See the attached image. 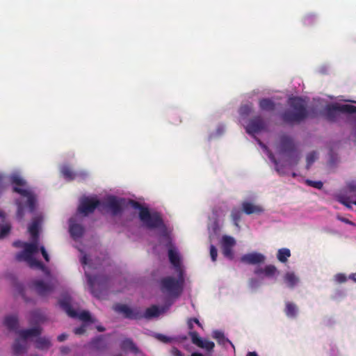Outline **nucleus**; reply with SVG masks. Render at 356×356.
<instances>
[{"instance_id": "f257e3e1", "label": "nucleus", "mask_w": 356, "mask_h": 356, "mask_svg": "<svg viewBox=\"0 0 356 356\" xmlns=\"http://www.w3.org/2000/svg\"><path fill=\"white\" fill-rule=\"evenodd\" d=\"M288 105L289 108L286 109L281 114V119L284 123L291 125L298 124L308 117L307 104L301 97H290Z\"/></svg>"}, {"instance_id": "f03ea898", "label": "nucleus", "mask_w": 356, "mask_h": 356, "mask_svg": "<svg viewBox=\"0 0 356 356\" xmlns=\"http://www.w3.org/2000/svg\"><path fill=\"white\" fill-rule=\"evenodd\" d=\"M136 207L140 209L139 218L140 220L149 228H157L163 225V220L157 213L151 214L147 208L142 207L139 203L135 202Z\"/></svg>"}, {"instance_id": "7ed1b4c3", "label": "nucleus", "mask_w": 356, "mask_h": 356, "mask_svg": "<svg viewBox=\"0 0 356 356\" xmlns=\"http://www.w3.org/2000/svg\"><path fill=\"white\" fill-rule=\"evenodd\" d=\"M182 279L177 280L173 277H165L160 280V288L162 292L178 296L182 291Z\"/></svg>"}, {"instance_id": "20e7f679", "label": "nucleus", "mask_w": 356, "mask_h": 356, "mask_svg": "<svg viewBox=\"0 0 356 356\" xmlns=\"http://www.w3.org/2000/svg\"><path fill=\"white\" fill-rule=\"evenodd\" d=\"M60 307L72 318H79L84 322H90L91 317L89 312L82 311L79 313L73 309L71 306V298L69 296H65L61 298L59 302Z\"/></svg>"}, {"instance_id": "39448f33", "label": "nucleus", "mask_w": 356, "mask_h": 356, "mask_svg": "<svg viewBox=\"0 0 356 356\" xmlns=\"http://www.w3.org/2000/svg\"><path fill=\"white\" fill-rule=\"evenodd\" d=\"M356 113V106L350 104H330L325 108V118L327 120L334 122L339 113Z\"/></svg>"}, {"instance_id": "423d86ee", "label": "nucleus", "mask_w": 356, "mask_h": 356, "mask_svg": "<svg viewBox=\"0 0 356 356\" xmlns=\"http://www.w3.org/2000/svg\"><path fill=\"white\" fill-rule=\"evenodd\" d=\"M102 204L96 197H83L80 200L77 211L84 216L94 213L95 209Z\"/></svg>"}, {"instance_id": "0eeeda50", "label": "nucleus", "mask_w": 356, "mask_h": 356, "mask_svg": "<svg viewBox=\"0 0 356 356\" xmlns=\"http://www.w3.org/2000/svg\"><path fill=\"white\" fill-rule=\"evenodd\" d=\"M276 147L279 154H291L296 150V144L291 136L283 134L280 136Z\"/></svg>"}, {"instance_id": "6e6552de", "label": "nucleus", "mask_w": 356, "mask_h": 356, "mask_svg": "<svg viewBox=\"0 0 356 356\" xmlns=\"http://www.w3.org/2000/svg\"><path fill=\"white\" fill-rule=\"evenodd\" d=\"M266 128L267 124L263 118L260 115H257L249 120L245 127V131L250 135H254L266 130Z\"/></svg>"}, {"instance_id": "1a4fd4ad", "label": "nucleus", "mask_w": 356, "mask_h": 356, "mask_svg": "<svg viewBox=\"0 0 356 356\" xmlns=\"http://www.w3.org/2000/svg\"><path fill=\"white\" fill-rule=\"evenodd\" d=\"M38 241H33L31 243H24V250L18 252L15 255V259L17 261H23L31 257L38 252Z\"/></svg>"}, {"instance_id": "9d476101", "label": "nucleus", "mask_w": 356, "mask_h": 356, "mask_svg": "<svg viewBox=\"0 0 356 356\" xmlns=\"http://www.w3.org/2000/svg\"><path fill=\"white\" fill-rule=\"evenodd\" d=\"M32 284L36 293L40 296L49 295L54 290L56 286L53 282H44L40 280H34Z\"/></svg>"}, {"instance_id": "9b49d317", "label": "nucleus", "mask_w": 356, "mask_h": 356, "mask_svg": "<svg viewBox=\"0 0 356 356\" xmlns=\"http://www.w3.org/2000/svg\"><path fill=\"white\" fill-rule=\"evenodd\" d=\"M124 202L123 199H118L115 196H109L103 205L108 209L113 216H116L122 211Z\"/></svg>"}, {"instance_id": "f8f14e48", "label": "nucleus", "mask_w": 356, "mask_h": 356, "mask_svg": "<svg viewBox=\"0 0 356 356\" xmlns=\"http://www.w3.org/2000/svg\"><path fill=\"white\" fill-rule=\"evenodd\" d=\"M113 309L116 312L122 314L126 318L140 319L142 318V314L140 312L132 309L127 305L116 304L113 306Z\"/></svg>"}, {"instance_id": "ddd939ff", "label": "nucleus", "mask_w": 356, "mask_h": 356, "mask_svg": "<svg viewBox=\"0 0 356 356\" xmlns=\"http://www.w3.org/2000/svg\"><path fill=\"white\" fill-rule=\"evenodd\" d=\"M13 191L27 198V207L30 212H33L36 206V197L29 190L21 188L19 187H14Z\"/></svg>"}, {"instance_id": "4468645a", "label": "nucleus", "mask_w": 356, "mask_h": 356, "mask_svg": "<svg viewBox=\"0 0 356 356\" xmlns=\"http://www.w3.org/2000/svg\"><path fill=\"white\" fill-rule=\"evenodd\" d=\"M190 336L191 337L192 342L200 348H204L207 351H211L215 345L214 343L209 340H202L196 332H191Z\"/></svg>"}, {"instance_id": "2eb2a0df", "label": "nucleus", "mask_w": 356, "mask_h": 356, "mask_svg": "<svg viewBox=\"0 0 356 356\" xmlns=\"http://www.w3.org/2000/svg\"><path fill=\"white\" fill-rule=\"evenodd\" d=\"M265 257L260 253L253 252L245 254L241 258L243 263L248 264H258L264 261Z\"/></svg>"}, {"instance_id": "dca6fc26", "label": "nucleus", "mask_w": 356, "mask_h": 356, "mask_svg": "<svg viewBox=\"0 0 356 356\" xmlns=\"http://www.w3.org/2000/svg\"><path fill=\"white\" fill-rule=\"evenodd\" d=\"M42 329L38 326L17 331V334L23 341H26V340L30 337H38L40 335Z\"/></svg>"}, {"instance_id": "f3484780", "label": "nucleus", "mask_w": 356, "mask_h": 356, "mask_svg": "<svg viewBox=\"0 0 356 356\" xmlns=\"http://www.w3.org/2000/svg\"><path fill=\"white\" fill-rule=\"evenodd\" d=\"M241 207L243 211L247 215L259 214L264 211V209L261 206L255 205L249 202H243Z\"/></svg>"}, {"instance_id": "a211bd4d", "label": "nucleus", "mask_w": 356, "mask_h": 356, "mask_svg": "<svg viewBox=\"0 0 356 356\" xmlns=\"http://www.w3.org/2000/svg\"><path fill=\"white\" fill-rule=\"evenodd\" d=\"M3 324L9 330L15 331L17 333L19 323L16 316L10 315L6 316Z\"/></svg>"}, {"instance_id": "6ab92c4d", "label": "nucleus", "mask_w": 356, "mask_h": 356, "mask_svg": "<svg viewBox=\"0 0 356 356\" xmlns=\"http://www.w3.org/2000/svg\"><path fill=\"white\" fill-rule=\"evenodd\" d=\"M259 106L261 111L271 112L275 109V103L269 98H262L259 101Z\"/></svg>"}, {"instance_id": "aec40b11", "label": "nucleus", "mask_w": 356, "mask_h": 356, "mask_svg": "<svg viewBox=\"0 0 356 356\" xmlns=\"http://www.w3.org/2000/svg\"><path fill=\"white\" fill-rule=\"evenodd\" d=\"M13 353L15 356H20L26 350V342L17 339L13 346Z\"/></svg>"}, {"instance_id": "412c9836", "label": "nucleus", "mask_w": 356, "mask_h": 356, "mask_svg": "<svg viewBox=\"0 0 356 356\" xmlns=\"http://www.w3.org/2000/svg\"><path fill=\"white\" fill-rule=\"evenodd\" d=\"M298 309L297 305L291 302L285 303L284 312L287 317L294 318L297 316Z\"/></svg>"}, {"instance_id": "4be33fe9", "label": "nucleus", "mask_w": 356, "mask_h": 356, "mask_svg": "<svg viewBox=\"0 0 356 356\" xmlns=\"http://www.w3.org/2000/svg\"><path fill=\"white\" fill-rule=\"evenodd\" d=\"M70 233L74 238H80L83 235L84 228L79 224L73 223L70 225Z\"/></svg>"}, {"instance_id": "5701e85b", "label": "nucleus", "mask_w": 356, "mask_h": 356, "mask_svg": "<svg viewBox=\"0 0 356 356\" xmlns=\"http://www.w3.org/2000/svg\"><path fill=\"white\" fill-rule=\"evenodd\" d=\"M120 347L123 350H130L135 354H138L139 353V349L137 348L134 341L130 339H126L123 340L121 342Z\"/></svg>"}, {"instance_id": "b1692460", "label": "nucleus", "mask_w": 356, "mask_h": 356, "mask_svg": "<svg viewBox=\"0 0 356 356\" xmlns=\"http://www.w3.org/2000/svg\"><path fill=\"white\" fill-rule=\"evenodd\" d=\"M168 257L170 262L175 267L179 268L181 265L180 257L178 252L172 248L168 250Z\"/></svg>"}, {"instance_id": "393cba45", "label": "nucleus", "mask_w": 356, "mask_h": 356, "mask_svg": "<svg viewBox=\"0 0 356 356\" xmlns=\"http://www.w3.org/2000/svg\"><path fill=\"white\" fill-rule=\"evenodd\" d=\"M39 225V220L35 219L29 227V232L32 237V240L33 241H38Z\"/></svg>"}, {"instance_id": "a878e982", "label": "nucleus", "mask_w": 356, "mask_h": 356, "mask_svg": "<svg viewBox=\"0 0 356 356\" xmlns=\"http://www.w3.org/2000/svg\"><path fill=\"white\" fill-rule=\"evenodd\" d=\"M60 172L63 176L68 181L74 180L76 178V174L73 172L69 165H65L61 167Z\"/></svg>"}, {"instance_id": "bb28decb", "label": "nucleus", "mask_w": 356, "mask_h": 356, "mask_svg": "<svg viewBox=\"0 0 356 356\" xmlns=\"http://www.w3.org/2000/svg\"><path fill=\"white\" fill-rule=\"evenodd\" d=\"M88 282L90 285V287H91L92 293L94 294V296L95 297H97L98 298H99L101 297V296L98 292L96 291L95 288L97 284V285L103 284H104L103 282L97 277H89Z\"/></svg>"}, {"instance_id": "cd10ccee", "label": "nucleus", "mask_w": 356, "mask_h": 356, "mask_svg": "<svg viewBox=\"0 0 356 356\" xmlns=\"http://www.w3.org/2000/svg\"><path fill=\"white\" fill-rule=\"evenodd\" d=\"M284 280L290 288L294 287L298 282V278L293 273H287L284 277Z\"/></svg>"}, {"instance_id": "c85d7f7f", "label": "nucleus", "mask_w": 356, "mask_h": 356, "mask_svg": "<svg viewBox=\"0 0 356 356\" xmlns=\"http://www.w3.org/2000/svg\"><path fill=\"white\" fill-rule=\"evenodd\" d=\"M90 346L92 348L96 350L104 349L106 344L103 337L99 336L93 339L90 342Z\"/></svg>"}, {"instance_id": "c756f323", "label": "nucleus", "mask_w": 356, "mask_h": 356, "mask_svg": "<svg viewBox=\"0 0 356 356\" xmlns=\"http://www.w3.org/2000/svg\"><path fill=\"white\" fill-rule=\"evenodd\" d=\"M161 312L159 307L156 305H152L145 310L144 315H142V317H145L146 318H151L153 317H156L160 314Z\"/></svg>"}, {"instance_id": "7c9ffc66", "label": "nucleus", "mask_w": 356, "mask_h": 356, "mask_svg": "<svg viewBox=\"0 0 356 356\" xmlns=\"http://www.w3.org/2000/svg\"><path fill=\"white\" fill-rule=\"evenodd\" d=\"M24 261H26L31 268H37L42 270H44L46 268L45 266L41 261L37 260L33 257H31L24 259Z\"/></svg>"}, {"instance_id": "2f4dec72", "label": "nucleus", "mask_w": 356, "mask_h": 356, "mask_svg": "<svg viewBox=\"0 0 356 356\" xmlns=\"http://www.w3.org/2000/svg\"><path fill=\"white\" fill-rule=\"evenodd\" d=\"M51 346V341L48 338L39 337L35 341V347L40 350L48 349Z\"/></svg>"}, {"instance_id": "473e14b6", "label": "nucleus", "mask_w": 356, "mask_h": 356, "mask_svg": "<svg viewBox=\"0 0 356 356\" xmlns=\"http://www.w3.org/2000/svg\"><path fill=\"white\" fill-rule=\"evenodd\" d=\"M277 257L280 262L285 263L291 257V251L288 248H281L278 250Z\"/></svg>"}, {"instance_id": "72a5a7b5", "label": "nucleus", "mask_w": 356, "mask_h": 356, "mask_svg": "<svg viewBox=\"0 0 356 356\" xmlns=\"http://www.w3.org/2000/svg\"><path fill=\"white\" fill-rule=\"evenodd\" d=\"M231 218L234 225L239 227L238 223L241 218V211L237 208H233L231 211Z\"/></svg>"}, {"instance_id": "f704fd0d", "label": "nucleus", "mask_w": 356, "mask_h": 356, "mask_svg": "<svg viewBox=\"0 0 356 356\" xmlns=\"http://www.w3.org/2000/svg\"><path fill=\"white\" fill-rule=\"evenodd\" d=\"M253 109V105L251 103L242 105L239 108V113L243 117L249 115Z\"/></svg>"}, {"instance_id": "c9c22d12", "label": "nucleus", "mask_w": 356, "mask_h": 356, "mask_svg": "<svg viewBox=\"0 0 356 356\" xmlns=\"http://www.w3.org/2000/svg\"><path fill=\"white\" fill-rule=\"evenodd\" d=\"M221 243L222 246L233 248L236 244V241L232 236L225 235L222 238Z\"/></svg>"}, {"instance_id": "e433bc0d", "label": "nucleus", "mask_w": 356, "mask_h": 356, "mask_svg": "<svg viewBox=\"0 0 356 356\" xmlns=\"http://www.w3.org/2000/svg\"><path fill=\"white\" fill-rule=\"evenodd\" d=\"M11 183L15 186L14 187L23 186L26 184V181L17 175H14L10 177Z\"/></svg>"}, {"instance_id": "4c0bfd02", "label": "nucleus", "mask_w": 356, "mask_h": 356, "mask_svg": "<svg viewBox=\"0 0 356 356\" xmlns=\"http://www.w3.org/2000/svg\"><path fill=\"white\" fill-rule=\"evenodd\" d=\"M316 159H317V153L315 151L309 152L307 155V158H306V161H307L306 168L307 170H309L310 168L311 165L314 163V162L316 160Z\"/></svg>"}, {"instance_id": "58836bf2", "label": "nucleus", "mask_w": 356, "mask_h": 356, "mask_svg": "<svg viewBox=\"0 0 356 356\" xmlns=\"http://www.w3.org/2000/svg\"><path fill=\"white\" fill-rule=\"evenodd\" d=\"M11 226L8 223L0 225V239L5 238L10 233Z\"/></svg>"}, {"instance_id": "ea45409f", "label": "nucleus", "mask_w": 356, "mask_h": 356, "mask_svg": "<svg viewBox=\"0 0 356 356\" xmlns=\"http://www.w3.org/2000/svg\"><path fill=\"white\" fill-rule=\"evenodd\" d=\"M213 337L219 343L225 344V342L229 341L228 339H225L224 334L220 331H214Z\"/></svg>"}, {"instance_id": "a19ab883", "label": "nucleus", "mask_w": 356, "mask_h": 356, "mask_svg": "<svg viewBox=\"0 0 356 356\" xmlns=\"http://www.w3.org/2000/svg\"><path fill=\"white\" fill-rule=\"evenodd\" d=\"M276 270H277V269L275 266L267 265L264 268V273L265 274V275H266L268 277H270V276H273L275 273Z\"/></svg>"}, {"instance_id": "79ce46f5", "label": "nucleus", "mask_w": 356, "mask_h": 356, "mask_svg": "<svg viewBox=\"0 0 356 356\" xmlns=\"http://www.w3.org/2000/svg\"><path fill=\"white\" fill-rule=\"evenodd\" d=\"M232 248H232V247L222 246V250L223 255L229 259H232L234 257Z\"/></svg>"}, {"instance_id": "37998d69", "label": "nucleus", "mask_w": 356, "mask_h": 356, "mask_svg": "<svg viewBox=\"0 0 356 356\" xmlns=\"http://www.w3.org/2000/svg\"><path fill=\"white\" fill-rule=\"evenodd\" d=\"M306 183L308 186H312L317 189H321L323 186V182L321 181H312V180L307 179L306 181Z\"/></svg>"}, {"instance_id": "c03bdc74", "label": "nucleus", "mask_w": 356, "mask_h": 356, "mask_svg": "<svg viewBox=\"0 0 356 356\" xmlns=\"http://www.w3.org/2000/svg\"><path fill=\"white\" fill-rule=\"evenodd\" d=\"M210 256L213 261H216L218 256V251L213 245H210Z\"/></svg>"}, {"instance_id": "a18cd8bd", "label": "nucleus", "mask_w": 356, "mask_h": 356, "mask_svg": "<svg viewBox=\"0 0 356 356\" xmlns=\"http://www.w3.org/2000/svg\"><path fill=\"white\" fill-rule=\"evenodd\" d=\"M193 323H195L199 327H202V324L199 321V320L196 318H193L188 320V326L190 330L193 329Z\"/></svg>"}, {"instance_id": "49530a36", "label": "nucleus", "mask_w": 356, "mask_h": 356, "mask_svg": "<svg viewBox=\"0 0 356 356\" xmlns=\"http://www.w3.org/2000/svg\"><path fill=\"white\" fill-rule=\"evenodd\" d=\"M335 280L338 283H343V282H346L347 278H346V275H344L343 273H338L335 275Z\"/></svg>"}, {"instance_id": "de8ad7c7", "label": "nucleus", "mask_w": 356, "mask_h": 356, "mask_svg": "<svg viewBox=\"0 0 356 356\" xmlns=\"http://www.w3.org/2000/svg\"><path fill=\"white\" fill-rule=\"evenodd\" d=\"M40 251H41V253H42V257H44V260L47 262L49 261V256L48 253L47 252L44 246L40 247Z\"/></svg>"}, {"instance_id": "09e8293b", "label": "nucleus", "mask_w": 356, "mask_h": 356, "mask_svg": "<svg viewBox=\"0 0 356 356\" xmlns=\"http://www.w3.org/2000/svg\"><path fill=\"white\" fill-rule=\"evenodd\" d=\"M74 332L76 334H82L86 332V328L84 326L76 327Z\"/></svg>"}, {"instance_id": "8fccbe9b", "label": "nucleus", "mask_w": 356, "mask_h": 356, "mask_svg": "<svg viewBox=\"0 0 356 356\" xmlns=\"http://www.w3.org/2000/svg\"><path fill=\"white\" fill-rule=\"evenodd\" d=\"M157 339H159L160 341H161L164 343H168L170 341V339L168 337L163 335V334H158Z\"/></svg>"}, {"instance_id": "3c124183", "label": "nucleus", "mask_w": 356, "mask_h": 356, "mask_svg": "<svg viewBox=\"0 0 356 356\" xmlns=\"http://www.w3.org/2000/svg\"><path fill=\"white\" fill-rule=\"evenodd\" d=\"M17 216L21 219L24 216L23 207L19 204L17 208Z\"/></svg>"}, {"instance_id": "603ef678", "label": "nucleus", "mask_w": 356, "mask_h": 356, "mask_svg": "<svg viewBox=\"0 0 356 356\" xmlns=\"http://www.w3.org/2000/svg\"><path fill=\"white\" fill-rule=\"evenodd\" d=\"M348 188L350 192H355L356 191V183L355 182H351L348 184Z\"/></svg>"}, {"instance_id": "864d4df0", "label": "nucleus", "mask_w": 356, "mask_h": 356, "mask_svg": "<svg viewBox=\"0 0 356 356\" xmlns=\"http://www.w3.org/2000/svg\"><path fill=\"white\" fill-rule=\"evenodd\" d=\"M25 242H22L21 241H15L13 242V245L16 248H24V244Z\"/></svg>"}, {"instance_id": "5fc2aeb1", "label": "nucleus", "mask_w": 356, "mask_h": 356, "mask_svg": "<svg viewBox=\"0 0 356 356\" xmlns=\"http://www.w3.org/2000/svg\"><path fill=\"white\" fill-rule=\"evenodd\" d=\"M67 338V334L63 333V334H60L59 336H58L57 339H58V341L62 342V341H64L65 340H66Z\"/></svg>"}, {"instance_id": "6e6d98bb", "label": "nucleus", "mask_w": 356, "mask_h": 356, "mask_svg": "<svg viewBox=\"0 0 356 356\" xmlns=\"http://www.w3.org/2000/svg\"><path fill=\"white\" fill-rule=\"evenodd\" d=\"M31 316L33 317H38L39 321H41L42 319V316L41 315H40L39 312L37 311H34V312H31Z\"/></svg>"}, {"instance_id": "4d7b16f0", "label": "nucleus", "mask_w": 356, "mask_h": 356, "mask_svg": "<svg viewBox=\"0 0 356 356\" xmlns=\"http://www.w3.org/2000/svg\"><path fill=\"white\" fill-rule=\"evenodd\" d=\"M172 353L174 356H183L181 352L175 348L172 349Z\"/></svg>"}, {"instance_id": "13d9d810", "label": "nucleus", "mask_w": 356, "mask_h": 356, "mask_svg": "<svg viewBox=\"0 0 356 356\" xmlns=\"http://www.w3.org/2000/svg\"><path fill=\"white\" fill-rule=\"evenodd\" d=\"M250 286L252 288L257 286H258V281L257 280H255V279H251L250 280Z\"/></svg>"}, {"instance_id": "bf43d9fd", "label": "nucleus", "mask_w": 356, "mask_h": 356, "mask_svg": "<svg viewBox=\"0 0 356 356\" xmlns=\"http://www.w3.org/2000/svg\"><path fill=\"white\" fill-rule=\"evenodd\" d=\"M338 219L339 220H341V222H345L346 224H349V225H353L354 224L352 221H350L348 219H347L346 218H343V217H339Z\"/></svg>"}, {"instance_id": "052dcab7", "label": "nucleus", "mask_w": 356, "mask_h": 356, "mask_svg": "<svg viewBox=\"0 0 356 356\" xmlns=\"http://www.w3.org/2000/svg\"><path fill=\"white\" fill-rule=\"evenodd\" d=\"M162 236H163V237H164L167 241H169V245H171L170 238V236H169L168 233L166 231H164V232L162 233Z\"/></svg>"}, {"instance_id": "680f3d73", "label": "nucleus", "mask_w": 356, "mask_h": 356, "mask_svg": "<svg viewBox=\"0 0 356 356\" xmlns=\"http://www.w3.org/2000/svg\"><path fill=\"white\" fill-rule=\"evenodd\" d=\"M70 350V348L66 346H63V347L60 348V352L63 355H66V354L69 353Z\"/></svg>"}, {"instance_id": "e2e57ef3", "label": "nucleus", "mask_w": 356, "mask_h": 356, "mask_svg": "<svg viewBox=\"0 0 356 356\" xmlns=\"http://www.w3.org/2000/svg\"><path fill=\"white\" fill-rule=\"evenodd\" d=\"M17 289L19 290V293L21 294V296H22L23 298H24V288L22 286V285L21 284H18L17 285Z\"/></svg>"}, {"instance_id": "0e129e2a", "label": "nucleus", "mask_w": 356, "mask_h": 356, "mask_svg": "<svg viewBox=\"0 0 356 356\" xmlns=\"http://www.w3.org/2000/svg\"><path fill=\"white\" fill-rule=\"evenodd\" d=\"M3 176L1 174H0V195L1 194V193L3 192Z\"/></svg>"}, {"instance_id": "69168bd1", "label": "nucleus", "mask_w": 356, "mask_h": 356, "mask_svg": "<svg viewBox=\"0 0 356 356\" xmlns=\"http://www.w3.org/2000/svg\"><path fill=\"white\" fill-rule=\"evenodd\" d=\"M269 158L270 159V160L275 164V165H277V160L275 159L274 155L272 154V153H270L269 154Z\"/></svg>"}, {"instance_id": "338daca9", "label": "nucleus", "mask_w": 356, "mask_h": 356, "mask_svg": "<svg viewBox=\"0 0 356 356\" xmlns=\"http://www.w3.org/2000/svg\"><path fill=\"white\" fill-rule=\"evenodd\" d=\"M81 263L84 265L87 264H88V257L86 255H84L82 258H81Z\"/></svg>"}, {"instance_id": "774afa93", "label": "nucleus", "mask_w": 356, "mask_h": 356, "mask_svg": "<svg viewBox=\"0 0 356 356\" xmlns=\"http://www.w3.org/2000/svg\"><path fill=\"white\" fill-rule=\"evenodd\" d=\"M349 278L356 282V273L350 274L349 275Z\"/></svg>"}]
</instances>
